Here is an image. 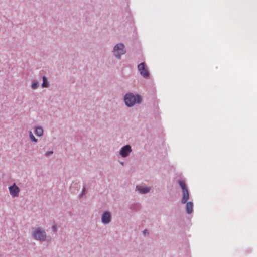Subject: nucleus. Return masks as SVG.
<instances>
[{
	"label": "nucleus",
	"instance_id": "nucleus-20",
	"mask_svg": "<svg viewBox=\"0 0 257 257\" xmlns=\"http://www.w3.org/2000/svg\"><path fill=\"white\" fill-rule=\"evenodd\" d=\"M143 234L146 236V234H149V231L147 229H145L143 231Z\"/></svg>",
	"mask_w": 257,
	"mask_h": 257
},
{
	"label": "nucleus",
	"instance_id": "nucleus-2",
	"mask_svg": "<svg viewBox=\"0 0 257 257\" xmlns=\"http://www.w3.org/2000/svg\"><path fill=\"white\" fill-rule=\"evenodd\" d=\"M32 236L34 239L43 242L46 240V233L41 227H38L33 230Z\"/></svg>",
	"mask_w": 257,
	"mask_h": 257
},
{
	"label": "nucleus",
	"instance_id": "nucleus-18",
	"mask_svg": "<svg viewBox=\"0 0 257 257\" xmlns=\"http://www.w3.org/2000/svg\"><path fill=\"white\" fill-rule=\"evenodd\" d=\"M53 154V151H50L46 152L45 153V155L46 156L48 157V156L52 155Z\"/></svg>",
	"mask_w": 257,
	"mask_h": 257
},
{
	"label": "nucleus",
	"instance_id": "nucleus-19",
	"mask_svg": "<svg viewBox=\"0 0 257 257\" xmlns=\"http://www.w3.org/2000/svg\"><path fill=\"white\" fill-rule=\"evenodd\" d=\"M53 231L54 232H57V224L56 223H54L52 227Z\"/></svg>",
	"mask_w": 257,
	"mask_h": 257
},
{
	"label": "nucleus",
	"instance_id": "nucleus-17",
	"mask_svg": "<svg viewBox=\"0 0 257 257\" xmlns=\"http://www.w3.org/2000/svg\"><path fill=\"white\" fill-rule=\"evenodd\" d=\"M38 87V83L37 81H34L31 85V88L33 89H36Z\"/></svg>",
	"mask_w": 257,
	"mask_h": 257
},
{
	"label": "nucleus",
	"instance_id": "nucleus-5",
	"mask_svg": "<svg viewBox=\"0 0 257 257\" xmlns=\"http://www.w3.org/2000/svg\"><path fill=\"white\" fill-rule=\"evenodd\" d=\"M132 151V149L131 146L127 144L121 147L119 150V154L121 157L126 158L130 155Z\"/></svg>",
	"mask_w": 257,
	"mask_h": 257
},
{
	"label": "nucleus",
	"instance_id": "nucleus-6",
	"mask_svg": "<svg viewBox=\"0 0 257 257\" xmlns=\"http://www.w3.org/2000/svg\"><path fill=\"white\" fill-rule=\"evenodd\" d=\"M112 220L111 214L109 211H105L101 216V222L103 224H109Z\"/></svg>",
	"mask_w": 257,
	"mask_h": 257
},
{
	"label": "nucleus",
	"instance_id": "nucleus-13",
	"mask_svg": "<svg viewBox=\"0 0 257 257\" xmlns=\"http://www.w3.org/2000/svg\"><path fill=\"white\" fill-rule=\"evenodd\" d=\"M35 133L38 136H41L43 134V129L42 127L38 126L35 127Z\"/></svg>",
	"mask_w": 257,
	"mask_h": 257
},
{
	"label": "nucleus",
	"instance_id": "nucleus-10",
	"mask_svg": "<svg viewBox=\"0 0 257 257\" xmlns=\"http://www.w3.org/2000/svg\"><path fill=\"white\" fill-rule=\"evenodd\" d=\"M70 188L72 193H76L79 191L80 189V185L78 183H74L71 185Z\"/></svg>",
	"mask_w": 257,
	"mask_h": 257
},
{
	"label": "nucleus",
	"instance_id": "nucleus-8",
	"mask_svg": "<svg viewBox=\"0 0 257 257\" xmlns=\"http://www.w3.org/2000/svg\"><path fill=\"white\" fill-rule=\"evenodd\" d=\"M189 190H186L182 192V197L181 199V202L182 204H185L189 199Z\"/></svg>",
	"mask_w": 257,
	"mask_h": 257
},
{
	"label": "nucleus",
	"instance_id": "nucleus-9",
	"mask_svg": "<svg viewBox=\"0 0 257 257\" xmlns=\"http://www.w3.org/2000/svg\"><path fill=\"white\" fill-rule=\"evenodd\" d=\"M185 210L187 214H191L193 212V203L192 201L186 203Z\"/></svg>",
	"mask_w": 257,
	"mask_h": 257
},
{
	"label": "nucleus",
	"instance_id": "nucleus-12",
	"mask_svg": "<svg viewBox=\"0 0 257 257\" xmlns=\"http://www.w3.org/2000/svg\"><path fill=\"white\" fill-rule=\"evenodd\" d=\"M136 188L141 194H146L150 191V188L148 187H143L141 186H137Z\"/></svg>",
	"mask_w": 257,
	"mask_h": 257
},
{
	"label": "nucleus",
	"instance_id": "nucleus-11",
	"mask_svg": "<svg viewBox=\"0 0 257 257\" xmlns=\"http://www.w3.org/2000/svg\"><path fill=\"white\" fill-rule=\"evenodd\" d=\"M177 182L181 187L182 192L188 190L184 180L179 179L177 181Z\"/></svg>",
	"mask_w": 257,
	"mask_h": 257
},
{
	"label": "nucleus",
	"instance_id": "nucleus-15",
	"mask_svg": "<svg viewBox=\"0 0 257 257\" xmlns=\"http://www.w3.org/2000/svg\"><path fill=\"white\" fill-rule=\"evenodd\" d=\"M29 136L31 140L34 142H37L38 140L34 137L31 131L29 132Z\"/></svg>",
	"mask_w": 257,
	"mask_h": 257
},
{
	"label": "nucleus",
	"instance_id": "nucleus-14",
	"mask_svg": "<svg viewBox=\"0 0 257 257\" xmlns=\"http://www.w3.org/2000/svg\"><path fill=\"white\" fill-rule=\"evenodd\" d=\"M43 83L42 84V87L43 88H48L49 87V82L47 78L45 76L42 77Z\"/></svg>",
	"mask_w": 257,
	"mask_h": 257
},
{
	"label": "nucleus",
	"instance_id": "nucleus-21",
	"mask_svg": "<svg viewBox=\"0 0 257 257\" xmlns=\"http://www.w3.org/2000/svg\"><path fill=\"white\" fill-rule=\"evenodd\" d=\"M121 164L123 165V162H121Z\"/></svg>",
	"mask_w": 257,
	"mask_h": 257
},
{
	"label": "nucleus",
	"instance_id": "nucleus-3",
	"mask_svg": "<svg viewBox=\"0 0 257 257\" xmlns=\"http://www.w3.org/2000/svg\"><path fill=\"white\" fill-rule=\"evenodd\" d=\"M114 56L117 59H120L121 55L125 54L126 49L124 44L120 43L115 45L113 48Z\"/></svg>",
	"mask_w": 257,
	"mask_h": 257
},
{
	"label": "nucleus",
	"instance_id": "nucleus-16",
	"mask_svg": "<svg viewBox=\"0 0 257 257\" xmlns=\"http://www.w3.org/2000/svg\"><path fill=\"white\" fill-rule=\"evenodd\" d=\"M86 194V190H85V186H84L81 193L79 194V197L81 198L82 196H85Z\"/></svg>",
	"mask_w": 257,
	"mask_h": 257
},
{
	"label": "nucleus",
	"instance_id": "nucleus-7",
	"mask_svg": "<svg viewBox=\"0 0 257 257\" xmlns=\"http://www.w3.org/2000/svg\"><path fill=\"white\" fill-rule=\"evenodd\" d=\"M9 190L10 194L13 197H18L19 196L20 189L15 183H14L12 186H10Z\"/></svg>",
	"mask_w": 257,
	"mask_h": 257
},
{
	"label": "nucleus",
	"instance_id": "nucleus-1",
	"mask_svg": "<svg viewBox=\"0 0 257 257\" xmlns=\"http://www.w3.org/2000/svg\"><path fill=\"white\" fill-rule=\"evenodd\" d=\"M142 101V98L140 95H135L132 92L127 93L124 97L125 104L128 107H132L136 104H140Z\"/></svg>",
	"mask_w": 257,
	"mask_h": 257
},
{
	"label": "nucleus",
	"instance_id": "nucleus-4",
	"mask_svg": "<svg viewBox=\"0 0 257 257\" xmlns=\"http://www.w3.org/2000/svg\"><path fill=\"white\" fill-rule=\"evenodd\" d=\"M138 69L140 75L145 79H149L150 73L144 62H142L138 65Z\"/></svg>",
	"mask_w": 257,
	"mask_h": 257
}]
</instances>
